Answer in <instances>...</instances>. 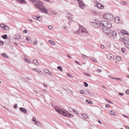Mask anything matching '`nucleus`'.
Here are the masks:
<instances>
[{"instance_id": "7c9ffc66", "label": "nucleus", "mask_w": 129, "mask_h": 129, "mask_svg": "<svg viewBox=\"0 0 129 129\" xmlns=\"http://www.w3.org/2000/svg\"><path fill=\"white\" fill-rule=\"evenodd\" d=\"M90 58L93 61H94L95 62H96L97 61H96V59L95 58H93V57H91V58Z\"/></svg>"}, {"instance_id": "49530a36", "label": "nucleus", "mask_w": 129, "mask_h": 129, "mask_svg": "<svg viewBox=\"0 0 129 129\" xmlns=\"http://www.w3.org/2000/svg\"><path fill=\"white\" fill-rule=\"evenodd\" d=\"M67 75L68 76L70 77H72V75H71V74L69 73H68L67 74Z\"/></svg>"}, {"instance_id": "72a5a7b5", "label": "nucleus", "mask_w": 129, "mask_h": 129, "mask_svg": "<svg viewBox=\"0 0 129 129\" xmlns=\"http://www.w3.org/2000/svg\"><path fill=\"white\" fill-rule=\"evenodd\" d=\"M84 85L85 87H87L88 86V84L86 82H84Z\"/></svg>"}, {"instance_id": "603ef678", "label": "nucleus", "mask_w": 129, "mask_h": 129, "mask_svg": "<svg viewBox=\"0 0 129 129\" xmlns=\"http://www.w3.org/2000/svg\"><path fill=\"white\" fill-rule=\"evenodd\" d=\"M111 115H114L112 111H109Z\"/></svg>"}, {"instance_id": "e2e57ef3", "label": "nucleus", "mask_w": 129, "mask_h": 129, "mask_svg": "<svg viewBox=\"0 0 129 129\" xmlns=\"http://www.w3.org/2000/svg\"><path fill=\"white\" fill-rule=\"evenodd\" d=\"M109 105L108 104H106L105 106L107 108L109 107Z\"/></svg>"}, {"instance_id": "69168bd1", "label": "nucleus", "mask_w": 129, "mask_h": 129, "mask_svg": "<svg viewBox=\"0 0 129 129\" xmlns=\"http://www.w3.org/2000/svg\"><path fill=\"white\" fill-rule=\"evenodd\" d=\"M36 120V118L35 117H33V121H35Z\"/></svg>"}, {"instance_id": "a878e982", "label": "nucleus", "mask_w": 129, "mask_h": 129, "mask_svg": "<svg viewBox=\"0 0 129 129\" xmlns=\"http://www.w3.org/2000/svg\"><path fill=\"white\" fill-rule=\"evenodd\" d=\"M115 58L118 61H120L121 59V57H115Z\"/></svg>"}, {"instance_id": "f257e3e1", "label": "nucleus", "mask_w": 129, "mask_h": 129, "mask_svg": "<svg viewBox=\"0 0 129 129\" xmlns=\"http://www.w3.org/2000/svg\"><path fill=\"white\" fill-rule=\"evenodd\" d=\"M100 27L103 26L102 28L103 32L106 34H110L111 28L112 27L111 24L109 22L106 21L101 20L99 21Z\"/></svg>"}, {"instance_id": "a18cd8bd", "label": "nucleus", "mask_w": 129, "mask_h": 129, "mask_svg": "<svg viewBox=\"0 0 129 129\" xmlns=\"http://www.w3.org/2000/svg\"><path fill=\"white\" fill-rule=\"evenodd\" d=\"M113 55L111 54H107V56H112Z\"/></svg>"}, {"instance_id": "5701e85b", "label": "nucleus", "mask_w": 129, "mask_h": 129, "mask_svg": "<svg viewBox=\"0 0 129 129\" xmlns=\"http://www.w3.org/2000/svg\"><path fill=\"white\" fill-rule=\"evenodd\" d=\"M68 110L69 111L71 112H73V111H74V110L73 109H72L70 107H69Z\"/></svg>"}, {"instance_id": "79ce46f5", "label": "nucleus", "mask_w": 129, "mask_h": 129, "mask_svg": "<svg viewBox=\"0 0 129 129\" xmlns=\"http://www.w3.org/2000/svg\"><path fill=\"white\" fill-rule=\"evenodd\" d=\"M125 49L124 48H122L121 49V51L122 52H123L125 51Z\"/></svg>"}, {"instance_id": "c85d7f7f", "label": "nucleus", "mask_w": 129, "mask_h": 129, "mask_svg": "<svg viewBox=\"0 0 129 129\" xmlns=\"http://www.w3.org/2000/svg\"><path fill=\"white\" fill-rule=\"evenodd\" d=\"M125 46L129 49V44L127 43H124Z\"/></svg>"}, {"instance_id": "338daca9", "label": "nucleus", "mask_w": 129, "mask_h": 129, "mask_svg": "<svg viewBox=\"0 0 129 129\" xmlns=\"http://www.w3.org/2000/svg\"><path fill=\"white\" fill-rule=\"evenodd\" d=\"M47 74H48L50 76L52 75L51 73L50 72H48V73H47Z\"/></svg>"}, {"instance_id": "2f4dec72", "label": "nucleus", "mask_w": 129, "mask_h": 129, "mask_svg": "<svg viewBox=\"0 0 129 129\" xmlns=\"http://www.w3.org/2000/svg\"><path fill=\"white\" fill-rule=\"evenodd\" d=\"M8 29L9 27L8 26L6 25H5V28L4 29L5 30H8Z\"/></svg>"}, {"instance_id": "4be33fe9", "label": "nucleus", "mask_w": 129, "mask_h": 129, "mask_svg": "<svg viewBox=\"0 0 129 129\" xmlns=\"http://www.w3.org/2000/svg\"><path fill=\"white\" fill-rule=\"evenodd\" d=\"M2 37L4 39H6L8 37L7 35L6 34L2 35Z\"/></svg>"}, {"instance_id": "a19ab883", "label": "nucleus", "mask_w": 129, "mask_h": 129, "mask_svg": "<svg viewBox=\"0 0 129 129\" xmlns=\"http://www.w3.org/2000/svg\"><path fill=\"white\" fill-rule=\"evenodd\" d=\"M126 3V2H124L123 1H121V4H122L125 5V4H124V3Z\"/></svg>"}, {"instance_id": "aec40b11", "label": "nucleus", "mask_w": 129, "mask_h": 129, "mask_svg": "<svg viewBox=\"0 0 129 129\" xmlns=\"http://www.w3.org/2000/svg\"><path fill=\"white\" fill-rule=\"evenodd\" d=\"M81 32L83 33H87L86 30L84 27L82 28L81 29Z\"/></svg>"}, {"instance_id": "4468645a", "label": "nucleus", "mask_w": 129, "mask_h": 129, "mask_svg": "<svg viewBox=\"0 0 129 129\" xmlns=\"http://www.w3.org/2000/svg\"><path fill=\"white\" fill-rule=\"evenodd\" d=\"M23 59L25 60L26 62H27L28 63H31V61L30 60H29V59H27L26 58V57H24V58H23Z\"/></svg>"}, {"instance_id": "5fc2aeb1", "label": "nucleus", "mask_w": 129, "mask_h": 129, "mask_svg": "<svg viewBox=\"0 0 129 129\" xmlns=\"http://www.w3.org/2000/svg\"><path fill=\"white\" fill-rule=\"evenodd\" d=\"M14 108H16L17 107V104H15L14 106Z\"/></svg>"}, {"instance_id": "2eb2a0df", "label": "nucleus", "mask_w": 129, "mask_h": 129, "mask_svg": "<svg viewBox=\"0 0 129 129\" xmlns=\"http://www.w3.org/2000/svg\"><path fill=\"white\" fill-rule=\"evenodd\" d=\"M31 63H35L37 65H38V62L36 60V59L34 60H33V62H32Z\"/></svg>"}, {"instance_id": "de8ad7c7", "label": "nucleus", "mask_w": 129, "mask_h": 129, "mask_svg": "<svg viewBox=\"0 0 129 129\" xmlns=\"http://www.w3.org/2000/svg\"><path fill=\"white\" fill-rule=\"evenodd\" d=\"M114 79H116L118 80H120V81H122V80L121 79H120L119 78H114Z\"/></svg>"}, {"instance_id": "dca6fc26", "label": "nucleus", "mask_w": 129, "mask_h": 129, "mask_svg": "<svg viewBox=\"0 0 129 129\" xmlns=\"http://www.w3.org/2000/svg\"><path fill=\"white\" fill-rule=\"evenodd\" d=\"M42 19V17L41 16H37V18H36V20H37L38 21H40Z\"/></svg>"}, {"instance_id": "774afa93", "label": "nucleus", "mask_w": 129, "mask_h": 129, "mask_svg": "<svg viewBox=\"0 0 129 129\" xmlns=\"http://www.w3.org/2000/svg\"><path fill=\"white\" fill-rule=\"evenodd\" d=\"M44 86H47V85L46 83H44Z\"/></svg>"}, {"instance_id": "3c124183", "label": "nucleus", "mask_w": 129, "mask_h": 129, "mask_svg": "<svg viewBox=\"0 0 129 129\" xmlns=\"http://www.w3.org/2000/svg\"><path fill=\"white\" fill-rule=\"evenodd\" d=\"M26 39L28 41L29 40H30V38L28 37H26Z\"/></svg>"}, {"instance_id": "b1692460", "label": "nucleus", "mask_w": 129, "mask_h": 129, "mask_svg": "<svg viewBox=\"0 0 129 129\" xmlns=\"http://www.w3.org/2000/svg\"><path fill=\"white\" fill-rule=\"evenodd\" d=\"M1 56H8L7 55V54L5 53L1 54Z\"/></svg>"}, {"instance_id": "c756f323", "label": "nucleus", "mask_w": 129, "mask_h": 129, "mask_svg": "<svg viewBox=\"0 0 129 129\" xmlns=\"http://www.w3.org/2000/svg\"><path fill=\"white\" fill-rule=\"evenodd\" d=\"M57 68L59 70H60L61 72L62 71H63L62 69L60 67L58 66L57 67Z\"/></svg>"}, {"instance_id": "58836bf2", "label": "nucleus", "mask_w": 129, "mask_h": 129, "mask_svg": "<svg viewBox=\"0 0 129 129\" xmlns=\"http://www.w3.org/2000/svg\"><path fill=\"white\" fill-rule=\"evenodd\" d=\"M62 88L63 89H64L66 91H67V92H68L70 91V89H65V88H64L63 87H62Z\"/></svg>"}, {"instance_id": "9b49d317", "label": "nucleus", "mask_w": 129, "mask_h": 129, "mask_svg": "<svg viewBox=\"0 0 129 129\" xmlns=\"http://www.w3.org/2000/svg\"><path fill=\"white\" fill-rule=\"evenodd\" d=\"M67 116H66V117H69V118H71L73 116V115L72 114L69 112H68L67 111Z\"/></svg>"}, {"instance_id": "cd10ccee", "label": "nucleus", "mask_w": 129, "mask_h": 129, "mask_svg": "<svg viewBox=\"0 0 129 129\" xmlns=\"http://www.w3.org/2000/svg\"><path fill=\"white\" fill-rule=\"evenodd\" d=\"M82 116L85 118H87L88 117L87 115H86L85 114H83L82 115Z\"/></svg>"}, {"instance_id": "393cba45", "label": "nucleus", "mask_w": 129, "mask_h": 129, "mask_svg": "<svg viewBox=\"0 0 129 129\" xmlns=\"http://www.w3.org/2000/svg\"><path fill=\"white\" fill-rule=\"evenodd\" d=\"M125 39L123 38H120V40L121 41L123 42H124L125 41Z\"/></svg>"}, {"instance_id": "4d7b16f0", "label": "nucleus", "mask_w": 129, "mask_h": 129, "mask_svg": "<svg viewBox=\"0 0 129 129\" xmlns=\"http://www.w3.org/2000/svg\"><path fill=\"white\" fill-rule=\"evenodd\" d=\"M97 71L99 73L100 72H101V70L100 69H98L97 70Z\"/></svg>"}, {"instance_id": "f3484780", "label": "nucleus", "mask_w": 129, "mask_h": 129, "mask_svg": "<svg viewBox=\"0 0 129 129\" xmlns=\"http://www.w3.org/2000/svg\"><path fill=\"white\" fill-rule=\"evenodd\" d=\"M48 41L52 45H54L55 44V43L54 42L51 40H49Z\"/></svg>"}, {"instance_id": "f704fd0d", "label": "nucleus", "mask_w": 129, "mask_h": 129, "mask_svg": "<svg viewBox=\"0 0 129 129\" xmlns=\"http://www.w3.org/2000/svg\"><path fill=\"white\" fill-rule=\"evenodd\" d=\"M126 31L124 30H122L121 31V33L124 34H126Z\"/></svg>"}, {"instance_id": "bf43d9fd", "label": "nucleus", "mask_w": 129, "mask_h": 129, "mask_svg": "<svg viewBox=\"0 0 129 129\" xmlns=\"http://www.w3.org/2000/svg\"><path fill=\"white\" fill-rule=\"evenodd\" d=\"M23 33H27V31L26 30H24L23 31Z\"/></svg>"}, {"instance_id": "473e14b6", "label": "nucleus", "mask_w": 129, "mask_h": 129, "mask_svg": "<svg viewBox=\"0 0 129 129\" xmlns=\"http://www.w3.org/2000/svg\"><path fill=\"white\" fill-rule=\"evenodd\" d=\"M37 125L39 127L42 126V125L39 122H38V124H37Z\"/></svg>"}, {"instance_id": "13d9d810", "label": "nucleus", "mask_w": 129, "mask_h": 129, "mask_svg": "<svg viewBox=\"0 0 129 129\" xmlns=\"http://www.w3.org/2000/svg\"><path fill=\"white\" fill-rule=\"evenodd\" d=\"M118 94L119 95H121V96H122L123 95V93H121L120 92H119V93H118Z\"/></svg>"}, {"instance_id": "ddd939ff", "label": "nucleus", "mask_w": 129, "mask_h": 129, "mask_svg": "<svg viewBox=\"0 0 129 129\" xmlns=\"http://www.w3.org/2000/svg\"><path fill=\"white\" fill-rule=\"evenodd\" d=\"M79 6L81 9H83V8H84V7L85 6V5H84L82 2L79 3Z\"/></svg>"}, {"instance_id": "0e129e2a", "label": "nucleus", "mask_w": 129, "mask_h": 129, "mask_svg": "<svg viewBox=\"0 0 129 129\" xmlns=\"http://www.w3.org/2000/svg\"><path fill=\"white\" fill-rule=\"evenodd\" d=\"M3 44V42L0 41V44L1 45H2Z\"/></svg>"}, {"instance_id": "8fccbe9b", "label": "nucleus", "mask_w": 129, "mask_h": 129, "mask_svg": "<svg viewBox=\"0 0 129 129\" xmlns=\"http://www.w3.org/2000/svg\"><path fill=\"white\" fill-rule=\"evenodd\" d=\"M37 16H36L33 15V18H34V19H35L36 20V18H37Z\"/></svg>"}, {"instance_id": "f8f14e48", "label": "nucleus", "mask_w": 129, "mask_h": 129, "mask_svg": "<svg viewBox=\"0 0 129 129\" xmlns=\"http://www.w3.org/2000/svg\"><path fill=\"white\" fill-rule=\"evenodd\" d=\"M33 70L35 71H36L38 73L40 74H42V72L41 71L39 70L38 69H33Z\"/></svg>"}, {"instance_id": "4c0bfd02", "label": "nucleus", "mask_w": 129, "mask_h": 129, "mask_svg": "<svg viewBox=\"0 0 129 129\" xmlns=\"http://www.w3.org/2000/svg\"><path fill=\"white\" fill-rule=\"evenodd\" d=\"M105 100L106 101L108 102V103H111V104L113 103V102L109 100H108V99H105Z\"/></svg>"}, {"instance_id": "412c9836", "label": "nucleus", "mask_w": 129, "mask_h": 129, "mask_svg": "<svg viewBox=\"0 0 129 129\" xmlns=\"http://www.w3.org/2000/svg\"><path fill=\"white\" fill-rule=\"evenodd\" d=\"M108 58L111 60H115V57H108Z\"/></svg>"}, {"instance_id": "864d4df0", "label": "nucleus", "mask_w": 129, "mask_h": 129, "mask_svg": "<svg viewBox=\"0 0 129 129\" xmlns=\"http://www.w3.org/2000/svg\"><path fill=\"white\" fill-rule=\"evenodd\" d=\"M127 94H129V90H127L125 92Z\"/></svg>"}, {"instance_id": "6e6d98bb", "label": "nucleus", "mask_w": 129, "mask_h": 129, "mask_svg": "<svg viewBox=\"0 0 129 129\" xmlns=\"http://www.w3.org/2000/svg\"><path fill=\"white\" fill-rule=\"evenodd\" d=\"M85 75H87V76H90V75H89V74H87L86 73H84Z\"/></svg>"}, {"instance_id": "0eeeda50", "label": "nucleus", "mask_w": 129, "mask_h": 129, "mask_svg": "<svg viewBox=\"0 0 129 129\" xmlns=\"http://www.w3.org/2000/svg\"><path fill=\"white\" fill-rule=\"evenodd\" d=\"M19 110L22 112L26 113H27L26 110L23 107H20L19 108Z\"/></svg>"}, {"instance_id": "bb28decb", "label": "nucleus", "mask_w": 129, "mask_h": 129, "mask_svg": "<svg viewBox=\"0 0 129 129\" xmlns=\"http://www.w3.org/2000/svg\"><path fill=\"white\" fill-rule=\"evenodd\" d=\"M81 32V29H79L78 30V31H76V32H75V34H79V33H80V32Z\"/></svg>"}, {"instance_id": "1a4fd4ad", "label": "nucleus", "mask_w": 129, "mask_h": 129, "mask_svg": "<svg viewBox=\"0 0 129 129\" xmlns=\"http://www.w3.org/2000/svg\"><path fill=\"white\" fill-rule=\"evenodd\" d=\"M40 10L42 12H44L46 14H47L48 11L47 10L44 8H41V9H40Z\"/></svg>"}, {"instance_id": "c9c22d12", "label": "nucleus", "mask_w": 129, "mask_h": 129, "mask_svg": "<svg viewBox=\"0 0 129 129\" xmlns=\"http://www.w3.org/2000/svg\"><path fill=\"white\" fill-rule=\"evenodd\" d=\"M80 94H85V92L83 90H81L80 92Z\"/></svg>"}, {"instance_id": "39448f33", "label": "nucleus", "mask_w": 129, "mask_h": 129, "mask_svg": "<svg viewBox=\"0 0 129 129\" xmlns=\"http://www.w3.org/2000/svg\"><path fill=\"white\" fill-rule=\"evenodd\" d=\"M92 23L91 25L95 27L99 28L100 27L99 22V23H96L95 22H91Z\"/></svg>"}, {"instance_id": "c03bdc74", "label": "nucleus", "mask_w": 129, "mask_h": 129, "mask_svg": "<svg viewBox=\"0 0 129 129\" xmlns=\"http://www.w3.org/2000/svg\"><path fill=\"white\" fill-rule=\"evenodd\" d=\"M37 44V41H35L33 43V44L34 45H35L36 44Z\"/></svg>"}, {"instance_id": "ea45409f", "label": "nucleus", "mask_w": 129, "mask_h": 129, "mask_svg": "<svg viewBox=\"0 0 129 129\" xmlns=\"http://www.w3.org/2000/svg\"><path fill=\"white\" fill-rule=\"evenodd\" d=\"M44 71L47 74L49 72V71L47 69H45L44 70Z\"/></svg>"}, {"instance_id": "6ab92c4d", "label": "nucleus", "mask_w": 129, "mask_h": 129, "mask_svg": "<svg viewBox=\"0 0 129 129\" xmlns=\"http://www.w3.org/2000/svg\"><path fill=\"white\" fill-rule=\"evenodd\" d=\"M86 102L89 104H92V102L90 101V100H86Z\"/></svg>"}, {"instance_id": "f03ea898", "label": "nucleus", "mask_w": 129, "mask_h": 129, "mask_svg": "<svg viewBox=\"0 0 129 129\" xmlns=\"http://www.w3.org/2000/svg\"><path fill=\"white\" fill-rule=\"evenodd\" d=\"M104 18L108 21H112L114 18L113 15L110 13H106L103 15Z\"/></svg>"}, {"instance_id": "7ed1b4c3", "label": "nucleus", "mask_w": 129, "mask_h": 129, "mask_svg": "<svg viewBox=\"0 0 129 129\" xmlns=\"http://www.w3.org/2000/svg\"><path fill=\"white\" fill-rule=\"evenodd\" d=\"M56 108H58V110H57V109H55L56 110H57V112L61 114L62 115L64 116H67V111H62V110L60 109H58V108L57 107H56Z\"/></svg>"}, {"instance_id": "9d476101", "label": "nucleus", "mask_w": 129, "mask_h": 129, "mask_svg": "<svg viewBox=\"0 0 129 129\" xmlns=\"http://www.w3.org/2000/svg\"><path fill=\"white\" fill-rule=\"evenodd\" d=\"M120 18L119 17H117L114 18L115 21L116 23H118L119 22Z\"/></svg>"}, {"instance_id": "423d86ee", "label": "nucleus", "mask_w": 129, "mask_h": 129, "mask_svg": "<svg viewBox=\"0 0 129 129\" xmlns=\"http://www.w3.org/2000/svg\"><path fill=\"white\" fill-rule=\"evenodd\" d=\"M111 34L112 35L114 39L116 38L117 37V34L116 31L115 30H113L112 33Z\"/></svg>"}, {"instance_id": "20e7f679", "label": "nucleus", "mask_w": 129, "mask_h": 129, "mask_svg": "<svg viewBox=\"0 0 129 129\" xmlns=\"http://www.w3.org/2000/svg\"><path fill=\"white\" fill-rule=\"evenodd\" d=\"M36 7L39 8V9H41V8H43V7L42 2L40 1H38L36 2Z\"/></svg>"}, {"instance_id": "37998d69", "label": "nucleus", "mask_w": 129, "mask_h": 129, "mask_svg": "<svg viewBox=\"0 0 129 129\" xmlns=\"http://www.w3.org/2000/svg\"><path fill=\"white\" fill-rule=\"evenodd\" d=\"M48 28L49 29L51 30L52 28V27L51 26H48Z\"/></svg>"}, {"instance_id": "052dcab7", "label": "nucleus", "mask_w": 129, "mask_h": 129, "mask_svg": "<svg viewBox=\"0 0 129 129\" xmlns=\"http://www.w3.org/2000/svg\"><path fill=\"white\" fill-rule=\"evenodd\" d=\"M78 2V3L79 4V3H82V2L80 0H77Z\"/></svg>"}, {"instance_id": "e433bc0d", "label": "nucleus", "mask_w": 129, "mask_h": 129, "mask_svg": "<svg viewBox=\"0 0 129 129\" xmlns=\"http://www.w3.org/2000/svg\"><path fill=\"white\" fill-rule=\"evenodd\" d=\"M85 93L86 94H90V92L89 90H87L86 92H85Z\"/></svg>"}, {"instance_id": "a211bd4d", "label": "nucleus", "mask_w": 129, "mask_h": 129, "mask_svg": "<svg viewBox=\"0 0 129 129\" xmlns=\"http://www.w3.org/2000/svg\"><path fill=\"white\" fill-rule=\"evenodd\" d=\"M16 1H18V2L20 3H23L26 2L25 1V0H16Z\"/></svg>"}, {"instance_id": "6e6552de", "label": "nucleus", "mask_w": 129, "mask_h": 129, "mask_svg": "<svg viewBox=\"0 0 129 129\" xmlns=\"http://www.w3.org/2000/svg\"><path fill=\"white\" fill-rule=\"evenodd\" d=\"M97 6V7L99 9H103L104 8V6L100 3H98Z\"/></svg>"}, {"instance_id": "680f3d73", "label": "nucleus", "mask_w": 129, "mask_h": 129, "mask_svg": "<svg viewBox=\"0 0 129 129\" xmlns=\"http://www.w3.org/2000/svg\"><path fill=\"white\" fill-rule=\"evenodd\" d=\"M101 47L102 49H103L104 48V46L103 45H102L101 46Z\"/></svg>"}, {"instance_id": "09e8293b", "label": "nucleus", "mask_w": 129, "mask_h": 129, "mask_svg": "<svg viewBox=\"0 0 129 129\" xmlns=\"http://www.w3.org/2000/svg\"><path fill=\"white\" fill-rule=\"evenodd\" d=\"M125 41L127 42H129V38H125Z\"/></svg>"}]
</instances>
